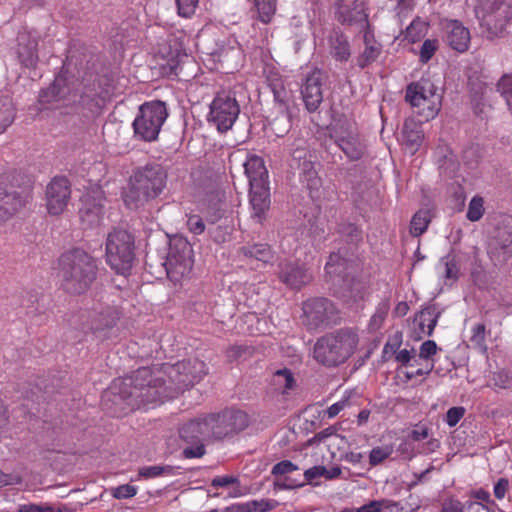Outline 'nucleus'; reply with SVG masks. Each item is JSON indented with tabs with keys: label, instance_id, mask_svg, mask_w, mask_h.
<instances>
[{
	"label": "nucleus",
	"instance_id": "nucleus-24",
	"mask_svg": "<svg viewBox=\"0 0 512 512\" xmlns=\"http://www.w3.org/2000/svg\"><path fill=\"white\" fill-rule=\"evenodd\" d=\"M366 9V4L362 0H354L350 3L337 0L335 2V19L346 26L363 24L368 20Z\"/></svg>",
	"mask_w": 512,
	"mask_h": 512
},
{
	"label": "nucleus",
	"instance_id": "nucleus-3",
	"mask_svg": "<svg viewBox=\"0 0 512 512\" xmlns=\"http://www.w3.org/2000/svg\"><path fill=\"white\" fill-rule=\"evenodd\" d=\"M97 274L96 259L81 248L71 249L59 258L61 286L68 294H84L96 280Z\"/></svg>",
	"mask_w": 512,
	"mask_h": 512
},
{
	"label": "nucleus",
	"instance_id": "nucleus-47",
	"mask_svg": "<svg viewBox=\"0 0 512 512\" xmlns=\"http://www.w3.org/2000/svg\"><path fill=\"white\" fill-rule=\"evenodd\" d=\"M337 231L349 243H357L362 239L360 229L352 223L339 224Z\"/></svg>",
	"mask_w": 512,
	"mask_h": 512
},
{
	"label": "nucleus",
	"instance_id": "nucleus-53",
	"mask_svg": "<svg viewBox=\"0 0 512 512\" xmlns=\"http://www.w3.org/2000/svg\"><path fill=\"white\" fill-rule=\"evenodd\" d=\"M485 339V325L479 323L473 328V335L470 338V341L475 345L474 348L482 350V352H486L488 347L484 345Z\"/></svg>",
	"mask_w": 512,
	"mask_h": 512
},
{
	"label": "nucleus",
	"instance_id": "nucleus-8",
	"mask_svg": "<svg viewBox=\"0 0 512 512\" xmlns=\"http://www.w3.org/2000/svg\"><path fill=\"white\" fill-rule=\"evenodd\" d=\"M167 117L164 102L156 100L142 104L132 124L134 136L145 142L155 141Z\"/></svg>",
	"mask_w": 512,
	"mask_h": 512
},
{
	"label": "nucleus",
	"instance_id": "nucleus-49",
	"mask_svg": "<svg viewBox=\"0 0 512 512\" xmlns=\"http://www.w3.org/2000/svg\"><path fill=\"white\" fill-rule=\"evenodd\" d=\"M401 344L402 332L397 331L388 338L382 352H416L414 346H411L410 349H408L407 347L400 349Z\"/></svg>",
	"mask_w": 512,
	"mask_h": 512
},
{
	"label": "nucleus",
	"instance_id": "nucleus-58",
	"mask_svg": "<svg viewBox=\"0 0 512 512\" xmlns=\"http://www.w3.org/2000/svg\"><path fill=\"white\" fill-rule=\"evenodd\" d=\"M466 409L462 406L450 408L445 416V422L449 427L456 426L465 415Z\"/></svg>",
	"mask_w": 512,
	"mask_h": 512
},
{
	"label": "nucleus",
	"instance_id": "nucleus-7",
	"mask_svg": "<svg viewBox=\"0 0 512 512\" xmlns=\"http://www.w3.org/2000/svg\"><path fill=\"white\" fill-rule=\"evenodd\" d=\"M105 256L107 264L117 274L127 276L135 261V238L124 229H114L106 238Z\"/></svg>",
	"mask_w": 512,
	"mask_h": 512
},
{
	"label": "nucleus",
	"instance_id": "nucleus-38",
	"mask_svg": "<svg viewBox=\"0 0 512 512\" xmlns=\"http://www.w3.org/2000/svg\"><path fill=\"white\" fill-rule=\"evenodd\" d=\"M269 88L273 93L275 110H289V92L284 87L283 81L279 78L270 80Z\"/></svg>",
	"mask_w": 512,
	"mask_h": 512
},
{
	"label": "nucleus",
	"instance_id": "nucleus-54",
	"mask_svg": "<svg viewBox=\"0 0 512 512\" xmlns=\"http://www.w3.org/2000/svg\"><path fill=\"white\" fill-rule=\"evenodd\" d=\"M251 512H268L278 506V502L273 499H260L248 501Z\"/></svg>",
	"mask_w": 512,
	"mask_h": 512
},
{
	"label": "nucleus",
	"instance_id": "nucleus-51",
	"mask_svg": "<svg viewBox=\"0 0 512 512\" xmlns=\"http://www.w3.org/2000/svg\"><path fill=\"white\" fill-rule=\"evenodd\" d=\"M314 359L325 367H335L347 360L346 354H313Z\"/></svg>",
	"mask_w": 512,
	"mask_h": 512
},
{
	"label": "nucleus",
	"instance_id": "nucleus-9",
	"mask_svg": "<svg viewBox=\"0 0 512 512\" xmlns=\"http://www.w3.org/2000/svg\"><path fill=\"white\" fill-rule=\"evenodd\" d=\"M405 100L412 107L419 108L421 121L434 119L440 111L441 96L436 93V87L428 79L410 83L406 88Z\"/></svg>",
	"mask_w": 512,
	"mask_h": 512
},
{
	"label": "nucleus",
	"instance_id": "nucleus-16",
	"mask_svg": "<svg viewBox=\"0 0 512 512\" xmlns=\"http://www.w3.org/2000/svg\"><path fill=\"white\" fill-rule=\"evenodd\" d=\"M488 254L491 259L504 263L512 257V217L498 222L493 238L489 242Z\"/></svg>",
	"mask_w": 512,
	"mask_h": 512
},
{
	"label": "nucleus",
	"instance_id": "nucleus-4",
	"mask_svg": "<svg viewBox=\"0 0 512 512\" xmlns=\"http://www.w3.org/2000/svg\"><path fill=\"white\" fill-rule=\"evenodd\" d=\"M168 173L159 163H147L133 170L123 200L129 209H138L157 198L165 189Z\"/></svg>",
	"mask_w": 512,
	"mask_h": 512
},
{
	"label": "nucleus",
	"instance_id": "nucleus-42",
	"mask_svg": "<svg viewBox=\"0 0 512 512\" xmlns=\"http://www.w3.org/2000/svg\"><path fill=\"white\" fill-rule=\"evenodd\" d=\"M15 118V108L12 100L8 97L0 98V134L13 123Z\"/></svg>",
	"mask_w": 512,
	"mask_h": 512
},
{
	"label": "nucleus",
	"instance_id": "nucleus-39",
	"mask_svg": "<svg viewBox=\"0 0 512 512\" xmlns=\"http://www.w3.org/2000/svg\"><path fill=\"white\" fill-rule=\"evenodd\" d=\"M241 252L247 257L255 258L264 263L269 262L273 258L271 247L265 243L243 246L241 247Z\"/></svg>",
	"mask_w": 512,
	"mask_h": 512
},
{
	"label": "nucleus",
	"instance_id": "nucleus-17",
	"mask_svg": "<svg viewBox=\"0 0 512 512\" xmlns=\"http://www.w3.org/2000/svg\"><path fill=\"white\" fill-rule=\"evenodd\" d=\"M357 344L358 335L351 329L342 328L319 338L314 352H353Z\"/></svg>",
	"mask_w": 512,
	"mask_h": 512
},
{
	"label": "nucleus",
	"instance_id": "nucleus-57",
	"mask_svg": "<svg viewBox=\"0 0 512 512\" xmlns=\"http://www.w3.org/2000/svg\"><path fill=\"white\" fill-rule=\"evenodd\" d=\"M391 454L389 448L375 447L370 451L369 464L371 466H377L387 459Z\"/></svg>",
	"mask_w": 512,
	"mask_h": 512
},
{
	"label": "nucleus",
	"instance_id": "nucleus-12",
	"mask_svg": "<svg viewBox=\"0 0 512 512\" xmlns=\"http://www.w3.org/2000/svg\"><path fill=\"white\" fill-rule=\"evenodd\" d=\"M211 440L232 437L248 426V416L239 410H224L204 416Z\"/></svg>",
	"mask_w": 512,
	"mask_h": 512
},
{
	"label": "nucleus",
	"instance_id": "nucleus-1",
	"mask_svg": "<svg viewBox=\"0 0 512 512\" xmlns=\"http://www.w3.org/2000/svg\"><path fill=\"white\" fill-rule=\"evenodd\" d=\"M67 59L78 67L81 77V90L75 87V81L68 79L63 74L55 77L54 81L39 92V102L43 105L60 103L63 105L78 104L92 113L99 112L114 91L113 77L107 72L99 73L94 69L93 56L90 55L83 65V59H79L75 51H70Z\"/></svg>",
	"mask_w": 512,
	"mask_h": 512
},
{
	"label": "nucleus",
	"instance_id": "nucleus-45",
	"mask_svg": "<svg viewBox=\"0 0 512 512\" xmlns=\"http://www.w3.org/2000/svg\"><path fill=\"white\" fill-rule=\"evenodd\" d=\"M438 162L441 172L449 177H452L459 167L457 156L449 150L442 154Z\"/></svg>",
	"mask_w": 512,
	"mask_h": 512
},
{
	"label": "nucleus",
	"instance_id": "nucleus-43",
	"mask_svg": "<svg viewBox=\"0 0 512 512\" xmlns=\"http://www.w3.org/2000/svg\"><path fill=\"white\" fill-rule=\"evenodd\" d=\"M382 52V45L365 46L363 52L357 57L356 62L359 68L364 69L375 62Z\"/></svg>",
	"mask_w": 512,
	"mask_h": 512
},
{
	"label": "nucleus",
	"instance_id": "nucleus-64",
	"mask_svg": "<svg viewBox=\"0 0 512 512\" xmlns=\"http://www.w3.org/2000/svg\"><path fill=\"white\" fill-rule=\"evenodd\" d=\"M388 502L385 500L381 501H370L368 504H365L359 507L356 512H383L386 508H388Z\"/></svg>",
	"mask_w": 512,
	"mask_h": 512
},
{
	"label": "nucleus",
	"instance_id": "nucleus-32",
	"mask_svg": "<svg viewBox=\"0 0 512 512\" xmlns=\"http://www.w3.org/2000/svg\"><path fill=\"white\" fill-rule=\"evenodd\" d=\"M297 168L300 170V180L306 185L311 198H318L322 181L315 169V163L312 160L305 161Z\"/></svg>",
	"mask_w": 512,
	"mask_h": 512
},
{
	"label": "nucleus",
	"instance_id": "nucleus-37",
	"mask_svg": "<svg viewBox=\"0 0 512 512\" xmlns=\"http://www.w3.org/2000/svg\"><path fill=\"white\" fill-rule=\"evenodd\" d=\"M277 0H254L252 17L264 24L271 22L276 12Z\"/></svg>",
	"mask_w": 512,
	"mask_h": 512
},
{
	"label": "nucleus",
	"instance_id": "nucleus-26",
	"mask_svg": "<svg viewBox=\"0 0 512 512\" xmlns=\"http://www.w3.org/2000/svg\"><path fill=\"white\" fill-rule=\"evenodd\" d=\"M103 200V191L100 189L88 192L82 197L79 216L83 223L89 227L99 224L103 212Z\"/></svg>",
	"mask_w": 512,
	"mask_h": 512
},
{
	"label": "nucleus",
	"instance_id": "nucleus-62",
	"mask_svg": "<svg viewBox=\"0 0 512 512\" xmlns=\"http://www.w3.org/2000/svg\"><path fill=\"white\" fill-rule=\"evenodd\" d=\"M337 429L334 426L327 427L322 431L316 433L312 438L307 441L308 446L319 445L324 442L327 438L336 434Z\"/></svg>",
	"mask_w": 512,
	"mask_h": 512
},
{
	"label": "nucleus",
	"instance_id": "nucleus-36",
	"mask_svg": "<svg viewBox=\"0 0 512 512\" xmlns=\"http://www.w3.org/2000/svg\"><path fill=\"white\" fill-rule=\"evenodd\" d=\"M441 312L438 310L436 304H431L423 308L417 315L415 320L419 321V327L424 332L425 325L427 326V334L431 335Z\"/></svg>",
	"mask_w": 512,
	"mask_h": 512
},
{
	"label": "nucleus",
	"instance_id": "nucleus-48",
	"mask_svg": "<svg viewBox=\"0 0 512 512\" xmlns=\"http://www.w3.org/2000/svg\"><path fill=\"white\" fill-rule=\"evenodd\" d=\"M484 212V199L481 196H474L468 206L467 219L471 222L479 221Z\"/></svg>",
	"mask_w": 512,
	"mask_h": 512
},
{
	"label": "nucleus",
	"instance_id": "nucleus-63",
	"mask_svg": "<svg viewBox=\"0 0 512 512\" xmlns=\"http://www.w3.org/2000/svg\"><path fill=\"white\" fill-rule=\"evenodd\" d=\"M292 161L296 163L297 167L300 163L311 161V154L306 146H298L291 152Z\"/></svg>",
	"mask_w": 512,
	"mask_h": 512
},
{
	"label": "nucleus",
	"instance_id": "nucleus-44",
	"mask_svg": "<svg viewBox=\"0 0 512 512\" xmlns=\"http://www.w3.org/2000/svg\"><path fill=\"white\" fill-rule=\"evenodd\" d=\"M486 10L492 14H496V17L504 21H510L512 19L511 7L509 4H506L504 0H487Z\"/></svg>",
	"mask_w": 512,
	"mask_h": 512
},
{
	"label": "nucleus",
	"instance_id": "nucleus-33",
	"mask_svg": "<svg viewBox=\"0 0 512 512\" xmlns=\"http://www.w3.org/2000/svg\"><path fill=\"white\" fill-rule=\"evenodd\" d=\"M402 136L405 146L414 154L421 146L424 134L420 124L407 119L403 124Z\"/></svg>",
	"mask_w": 512,
	"mask_h": 512
},
{
	"label": "nucleus",
	"instance_id": "nucleus-31",
	"mask_svg": "<svg viewBox=\"0 0 512 512\" xmlns=\"http://www.w3.org/2000/svg\"><path fill=\"white\" fill-rule=\"evenodd\" d=\"M329 48L332 57L339 62H346L351 56V47L348 37L341 31L334 29L329 37Z\"/></svg>",
	"mask_w": 512,
	"mask_h": 512
},
{
	"label": "nucleus",
	"instance_id": "nucleus-14",
	"mask_svg": "<svg viewBox=\"0 0 512 512\" xmlns=\"http://www.w3.org/2000/svg\"><path fill=\"white\" fill-rule=\"evenodd\" d=\"M207 425L202 416L181 426L179 437L187 445L182 451L184 458H201L206 454L205 443L211 440Z\"/></svg>",
	"mask_w": 512,
	"mask_h": 512
},
{
	"label": "nucleus",
	"instance_id": "nucleus-52",
	"mask_svg": "<svg viewBox=\"0 0 512 512\" xmlns=\"http://www.w3.org/2000/svg\"><path fill=\"white\" fill-rule=\"evenodd\" d=\"M438 49V40L437 39H426L420 49V61L422 63H427L435 54Z\"/></svg>",
	"mask_w": 512,
	"mask_h": 512
},
{
	"label": "nucleus",
	"instance_id": "nucleus-30",
	"mask_svg": "<svg viewBox=\"0 0 512 512\" xmlns=\"http://www.w3.org/2000/svg\"><path fill=\"white\" fill-rule=\"evenodd\" d=\"M445 41L457 52H465L470 43V32L459 21L452 20L446 25Z\"/></svg>",
	"mask_w": 512,
	"mask_h": 512
},
{
	"label": "nucleus",
	"instance_id": "nucleus-60",
	"mask_svg": "<svg viewBox=\"0 0 512 512\" xmlns=\"http://www.w3.org/2000/svg\"><path fill=\"white\" fill-rule=\"evenodd\" d=\"M424 24L420 21H413L407 28H406V35L405 38L415 43L422 37V32L424 29Z\"/></svg>",
	"mask_w": 512,
	"mask_h": 512
},
{
	"label": "nucleus",
	"instance_id": "nucleus-34",
	"mask_svg": "<svg viewBox=\"0 0 512 512\" xmlns=\"http://www.w3.org/2000/svg\"><path fill=\"white\" fill-rule=\"evenodd\" d=\"M272 133L277 137L285 136L291 129V113L289 110H275L267 117Z\"/></svg>",
	"mask_w": 512,
	"mask_h": 512
},
{
	"label": "nucleus",
	"instance_id": "nucleus-29",
	"mask_svg": "<svg viewBox=\"0 0 512 512\" xmlns=\"http://www.w3.org/2000/svg\"><path fill=\"white\" fill-rule=\"evenodd\" d=\"M332 137H335V143L351 161L360 160L367 153V146L358 134L349 132L341 135L335 130Z\"/></svg>",
	"mask_w": 512,
	"mask_h": 512
},
{
	"label": "nucleus",
	"instance_id": "nucleus-50",
	"mask_svg": "<svg viewBox=\"0 0 512 512\" xmlns=\"http://www.w3.org/2000/svg\"><path fill=\"white\" fill-rule=\"evenodd\" d=\"M174 473V468L172 466L166 465V466H147L142 467L139 470V475L143 478H155L164 474L172 475Z\"/></svg>",
	"mask_w": 512,
	"mask_h": 512
},
{
	"label": "nucleus",
	"instance_id": "nucleus-11",
	"mask_svg": "<svg viewBox=\"0 0 512 512\" xmlns=\"http://www.w3.org/2000/svg\"><path fill=\"white\" fill-rule=\"evenodd\" d=\"M240 113V105L234 90L219 91L210 104L207 120L219 132H227L232 128Z\"/></svg>",
	"mask_w": 512,
	"mask_h": 512
},
{
	"label": "nucleus",
	"instance_id": "nucleus-22",
	"mask_svg": "<svg viewBox=\"0 0 512 512\" xmlns=\"http://www.w3.org/2000/svg\"><path fill=\"white\" fill-rule=\"evenodd\" d=\"M325 74L320 70H314L307 75L301 88V95L308 112L313 113L318 110L323 102L322 86L325 81Z\"/></svg>",
	"mask_w": 512,
	"mask_h": 512
},
{
	"label": "nucleus",
	"instance_id": "nucleus-35",
	"mask_svg": "<svg viewBox=\"0 0 512 512\" xmlns=\"http://www.w3.org/2000/svg\"><path fill=\"white\" fill-rule=\"evenodd\" d=\"M334 286H338L337 293L344 301L356 302L363 297L364 286L354 276L339 282V284H334Z\"/></svg>",
	"mask_w": 512,
	"mask_h": 512
},
{
	"label": "nucleus",
	"instance_id": "nucleus-46",
	"mask_svg": "<svg viewBox=\"0 0 512 512\" xmlns=\"http://www.w3.org/2000/svg\"><path fill=\"white\" fill-rule=\"evenodd\" d=\"M496 90L504 98L512 114V74H504L496 84Z\"/></svg>",
	"mask_w": 512,
	"mask_h": 512
},
{
	"label": "nucleus",
	"instance_id": "nucleus-55",
	"mask_svg": "<svg viewBox=\"0 0 512 512\" xmlns=\"http://www.w3.org/2000/svg\"><path fill=\"white\" fill-rule=\"evenodd\" d=\"M177 4L178 14L181 17L189 18L198 6L199 0H175Z\"/></svg>",
	"mask_w": 512,
	"mask_h": 512
},
{
	"label": "nucleus",
	"instance_id": "nucleus-25",
	"mask_svg": "<svg viewBox=\"0 0 512 512\" xmlns=\"http://www.w3.org/2000/svg\"><path fill=\"white\" fill-rule=\"evenodd\" d=\"M16 55L20 64L26 68H35L38 57V37L26 29L17 34Z\"/></svg>",
	"mask_w": 512,
	"mask_h": 512
},
{
	"label": "nucleus",
	"instance_id": "nucleus-13",
	"mask_svg": "<svg viewBox=\"0 0 512 512\" xmlns=\"http://www.w3.org/2000/svg\"><path fill=\"white\" fill-rule=\"evenodd\" d=\"M302 323L308 329L337 324L338 309L334 303L325 297L309 298L302 303Z\"/></svg>",
	"mask_w": 512,
	"mask_h": 512
},
{
	"label": "nucleus",
	"instance_id": "nucleus-5",
	"mask_svg": "<svg viewBox=\"0 0 512 512\" xmlns=\"http://www.w3.org/2000/svg\"><path fill=\"white\" fill-rule=\"evenodd\" d=\"M244 168L250 185L251 218L256 223L263 224L271 206L268 171L264 160L257 155H250L244 163Z\"/></svg>",
	"mask_w": 512,
	"mask_h": 512
},
{
	"label": "nucleus",
	"instance_id": "nucleus-28",
	"mask_svg": "<svg viewBox=\"0 0 512 512\" xmlns=\"http://www.w3.org/2000/svg\"><path fill=\"white\" fill-rule=\"evenodd\" d=\"M298 471V466L290 460H282L272 467L271 474L277 479L274 485L279 489L290 490L304 486L301 477L296 478L290 476L293 472Z\"/></svg>",
	"mask_w": 512,
	"mask_h": 512
},
{
	"label": "nucleus",
	"instance_id": "nucleus-59",
	"mask_svg": "<svg viewBox=\"0 0 512 512\" xmlns=\"http://www.w3.org/2000/svg\"><path fill=\"white\" fill-rule=\"evenodd\" d=\"M479 152L480 151L478 146L471 145L465 148L462 156L464 163L470 166L471 168H474L479 162Z\"/></svg>",
	"mask_w": 512,
	"mask_h": 512
},
{
	"label": "nucleus",
	"instance_id": "nucleus-27",
	"mask_svg": "<svg viewBox=\"0 0 512 512\" xmlns=\"http://www.w3.org/2000/svg\"><path fill=\"white\" fill-rule=\"evenodd\" d=\"M325 270L330 280L334 284L353 277L355 271V262L353 259L347 258L338 252H332L326 263Z\"/></svg>",
	"mask_w": 512,
	"mask_h": 512
},
{
	"label": "nucleus",
	"instance_id": "nucleus-21",
	"mask_svg": "<svg viewBox=\"0 0 512 512\" xmlns=\"http://www.w3.org/2000/svg\"><path fill=\"white\" fill-rule=\"evenodd\" d=\"M120 319V311L115 306L94 307L90 316V329L100 339L107 337Z\"/></svg>",
	"mask_w": 512,
	"mask_h": 512
},
{
	"label": "nucleus",
	"instance_id": "nucleus-41",
	"mask_svg": "<svg viewBox=\"0 0 512 512\" xmlns=\"http://www.w3.org/2000/svg\"><path fill=\"white\" fill-rule=\"evenodd\" d=\"M273 385L281 389L283 393L296 387V380L292 371L288 368L276 370L272 376Z\"/></svg>",
	"mask_w": 512,
	"mask_h": 512
},
{
	"label": "nucleus",
	"instance_id": "nucleus-10",
	"mask_svg": "<svg viewBox=\"0 0 512 512\" xmlns=\"http://www.w3.org/2000/svg\"><path fill=\"white\" fill-rule=\"evenodd\" d=\"M161 264L164 266L167 276L173 281H178L189 275L194 259L192 246L187 239L181 236L169 238L168 252Z\"/></svg>",
	"mask_w": 512,
	"mask_h": 512
},
{
	"label": "nucleus",
	"instance_id": "nucleus-15",
	"mask_svg": "<svg viewBox=\"0 0 512 512\" xmlns=\"http://www.w3.org/2000/svg\"><path fill=\"white\" fill-rule=\"evenodd\" d=\"M30 198L27 187L0 181V223L8 220L22 209Z\"/></svg>",
	"mask_w": 512,
	"mask_h": 512
},
{
	"label": "nucleus",
	"instance_id": "nucleus-23",
	"mask_svg": "<svg viewBox=\"0 0 512 512\" xmlns=\"http://www.w3.org/2000/svg\"><path fill=\"white\" fill-rule=\"evenodd\" d=\"M435 354H383L382 361L390 360L392 357L395 361L406 367L405 372L408 378L415 375H423L429 373L433 368V357Z\"/></svg>",
	"mask_w": 512,
	"mask_h": 512
},
{
	"label": "nucleus",
	"instance_id": "nucleus-19",
	"mask_svg": "<svg viewBox=\"0 0 512 512\" xmlns=\"http://www.w3.org/2000/svg\"><path fill=\"white\" fill-rule=\"evenodd\" d=\"M279 280L288 288L301 290L313 280L311 271L297 261H283L278 265Z\"/></svg>",
	"mask_w": 512,
	"mask_h": 512
},
{
	"label": "nucleus",
	"instance_id": "nucleus-6",
	"mask_svg": "<svg viewBox=\"0 0 512 512\" xmlns=\"http://www.w3.org/2000/svg\"><path fill=\"white\" fill-rule=\"evenodd\" d=\"M162 369L168 378L169 385L163 378L157 376L155 378L163 383L167 393H171V396L163 397V402L176 397L185 389L198 383L207 373L206 364L195 355L173 364L165 363L162 365Z\"/></svg>",
	"mask_w": 512,
	"mask_h": 512
},
{
	"label": "nucleus",
	"instance_id": "nucleus-2",
	"mask_svg": "<svg viewBox=\"0 0 512 512\" xmlns=\"http://www.w3.org/2000/svg\"><path fill=\"white\" fill-rule=\"evenodd\" d=\"M165 396L171 393L163 383L149 368L141 367L130 377L115 379L103 392L101 404L107 414L122 417L143 405L163 402Z\"/></svg>",
	"mask_w": 512,
	"mask_h": 512
},
{
	"label": "nucleus",
	"instance_id": "nucleus-18",
	"mask_svg": "<svg viewBox=\"0 0 512 512\" xmlns=\"http://www.w3.org/2000/svg\"><path fill=\"white\" fill-rule=\"evenodd\" d=\"M46 208L50 215L62 214L71 198V184L66 177H55L46 187Z\"/></svg>",
	"mask_w": 512,
	"mask_h": 512
},
{
	"label": "nucleus",
	"instance_id": "nucleus-61",
	"mask_svg": "<svg viewBox=\"0 0 512 512\" xmlns=\"http://www.w3.org/2000/svg\"><path fill=\"white\" fill-rule=\"evenodd\" d=\"M137 488L130 484L120 485L112 490V495L116 499H128L135 496Z\"/></svg>",
	"mask_w": 512,
	"mask_h": 512
},
{
	"label": "nucleus",
	"instance_id": "nucleus-56",
	"mask_svg": "<svg viewBox=\"0 0 512 512\" xmlns=\"http://www.w3.org/2000/svg\"><path fill=\"white\" fill-rule=\"evenodd\" d=\"M18 512H63L60 507H54L49 504H23L18 508Z\"/></svg>",
	"mask_w": 512,
	"mask_h": 512
},
{
	"label": "nucleus",
	"instance_id": "nucleus-40",
	"mask_svg": "<svg viewBox=\"0 0 512 512\" xmlns=\"http://www.w3.org/2000/svg\"><path fill=\"white\" fill-rule=\"evenodd\" d=\"M431 219L432 216L429 210L421 209L417 211L410 222V234L413 237H419L422 235L427 230Z\"/></svg>",
	"mask_w": 512,
	"mask_h": 512
},
{
	"label": "nucleus",
	"instance_id": "nucleus-20",
	"mask_svg": "<svg viewBox=\"0 0 512 512\" xmlns=\"http://www.w3.org/2000/svg\"><path fill=\"white\" fill-rule=\"evenodd\" d=\"M467 86L474 113L481 118L486 117V108L491 109L492 104L487 96L488 87L483 75L478 71H471L468 74Z\"/></svg>",
	"mask_w": 512,
	"mask_h": 512
}]
</instances>
